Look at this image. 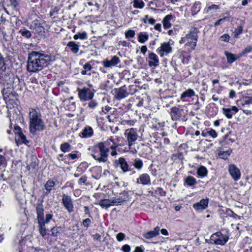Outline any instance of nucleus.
Listing matches in <instances>:
<instances>
[{
    "mask_svg": "<svg viewBox=\"0 0 252 252\" xmlns=\"http://www.w3.org/2000/svg\"><path fill=\"white\" fill-rule=\"evenodd\" d=\"M183 108V106L178 105L170 109V115L173 121H180L185 117L186 113L184 111Z\"/></svg>",
    "mask_w": 252,
    "mask_h": 252,
    "instance_id": "obj_5",
    "label": "nucleus"
},
{
    "mask_svg": "<svg viewBox=\"0 0 252 252\" xmlns=\"http://www.w3.org/2000/svg\"><path fill=\"white\" fill-rule=\"evenodd\" d=\"M92 68V65L89 63H85L83 66V69L87 72L90 71Z\"/></svg>",
    "mask_w": 252,
    "mask_h": 252,
    "instance_id": "obj_61",
    "label": "nucleus"
},
{
    "mask_svg": "<svg viewBox=\"0 0 252 252\" xmlns=\"http://www.w3.org/2000/svg\"><path fill=\"white\" fill-rule=\"evenodd\" d=\"M120 59L116 56H114L110 60H106L104 61L103 65L104 67L111 68L116 65L120 63Z\"/></svg>",
    "mask_w": 252,
    "mask_h": 252,
    "instance_id": "obj_14",
    "label": "nucleus"
},
{
    "mask_svg": "<svg viewBox=\"0 0 252 252\" xmlns=\"http://www.w3.org/2000/svg\"><path fill=\"white\" fill-rule=\"evenodd\" d=\"M185 183L189 187H192L196 184V180L192 176H188L185 179Z\"/></svg>",
    "mask_w": 252,
    "mask_h": 252,
    "instance_id": "obj_28",
    "label": "nucleus"
},
{
    "mask_svg": "<svg viewBox=\"0 0 252 252\" xmlns=\"http://www.w3.org/2000/svg\"><path fill=\"white\" fill-rule=\"evenodd\" d=\"M53 218V215L51 214H48L46 215V218L45 220H44V218L43 217V221L47 224L49 223L50 220L52 219Z\"/></svg>",
    "mask_w": 252,
    "mask_h": 252,
    "instance_id": "obj_53",
    "label": "nucleus"
},
{
    "mask_svg": "<svg viewBox=\"0 0 252 252\" xmlns=\"http://www.w3.org/2000/svg\"><path fill=\"white\" fill-rule=\"evenodd\" d=\"M97 104V103L95 100H92L88 103V106L91 109H94L96 106Z\"/></svg>",
    "mask_w": 252,
    "mask_h": 252,
    "instance_id": "obj_56",
    "label": "nucleus"
},
{
    "mask_svg": "<svg viewBox=\"0 0 252 252\" xmlns=\"http://www.w3.org/2000/svg\"><path fill=\"white\" fill-rule=\"evenodd\" d=\"M198 29L191 27L185 36L182 37L179 41L180 44L185 43V46L188 47V51H192L195 49L198 40Z\"/></svg>",
    "mask_w": 252,
    "mask_h": 252,
    "instance_id": "obj_4",
    "label": "nucleus"
},
{
    "mask_svg": "<svg viewBox=\"0 0 252 252\" xmlns=\"http://www.w3.org/2000/svg\"><path fill=\"white\" fill-rule=\"evenodd\" d=\"M227 213L230 217H231L234 219L240 218L239 217L237 214L234 213L231 210H229L227 211Z\"/></svg>",
    "mask_w": 252,
    "mask_h": 252,
    "instance_id": "obj_57",
    "label": "nucleus"
},
{
    "mask_svg": "<svg viewBox=\"0 0 252 252\" xmlns=\"http://www.w3.org/2000/svg\"><path fill=\"white\" fill-rule=\"evenodd\" d=\"M252 104V96L248 97V98L244 100V104L248 105Z\"/></svg>",
    "mask_w": 252,
    "mask_h": 252,
    "instance_id": "obj_63",
    "label": "nucleus"
},
{
    "mask_svg": "<svg viewBox=\"0 0 252 252\" xmlns=\"http://www.w3.org/2000/svg\"><path fill=\"white\" fill-rule=\"evenodd\" d=\"M94 240L100 242L101 235L99 233H96L93 235Z\"/></svg>",
    "mask_w": 252,
    "mask_h": 252,
    "instance_id": "obj_62",
    "label": "nucleus"
},
{
    "mask_svg": "<svg viewBox=\"0 0 252 252\" xmlns=\"http://www.w3.org/2000/svg\"><path fill=\"white\" fill-rule=\"evenodd\" d=\"M29 118L31 133L34 134L37 131H42L45 129V125L38 110L32 109L29 113Z\"/></svg>",
    "mask_w": 252,
    "mask_h": 252,
    "instance_id": "obj_2",
    "label": "nucleus"
},
{
    "mask_svg": "<svg viewBox=\"0 0 252 252\" xmlns=\"http://www.w3.org/2000/svg\"><path fill=\"white\" fill-rule=\"evenodd\" d=\"M118 161L120 165L121 168L123 170V172L132 171V173H135V171L129 168L128 163L124 158H120Z\"/></svg>",
    "mask_w": 252,
    "mask_h": 252,
    "instance_id": "obj_19",
    "label": "nucleus"
},
{
    "mask_svg": "<svg viewBox=\"0 0 252 252\" xmlns=\"http://www.w3.org/2000/svg\"><path fill=\"white\" fill-rule=\"evenodd\" d=\"M227 60V62L231 63L234 62L237 59L240 58L241 57L238 55H235L228 51H225L224 53Z\"/></svg>",
    "mask_w": 252,
    "mask_h": 252,
    "instance_id": "obj_24",
    "label": "nucleus"
},
{
    "mask_svg": "<svg viewBox=\"0 0 252 252\" xmlns=\"http://www.w3.org/2000/svg\"><path fill=\"white\" fill-rule=\"evenodd\" d=\"M133 165L136 169L140 170L143 167V163L141 159L136 158L134 160Z\"/></svg>",
    "mask_w": 252,
    "mask_h": 252,
    "instance_id": "obj_33",
    "label": "nucleus"
},
{
    "mask_svg": "<svg viewBox=\"0 0 252 252\" xmlns=\"http://www.w3.org/2000/svg\"><path fill=\"white\" fill-rule=\"evenodd\" d=\"M228 240V237L220 232L214 233L210 237L211 243L221 246L224 245Z\"/></svg>",
    "mask_w": 252,
    "mask_h": 252,
    "instance_id": "obj_6",
    "label": "nucleus"
},
{
    "mask_svg": "<svg viewBox=\"0 0 252 252\" xmlns=\"http://www.w3.org/2000/svg\"><path fill=\"white\" fill-rule=\"evenodd\" d=\"M200 10V4L195 2L191 8V13L193 15L197 14Z\"/></svg>",
    "mask_w": 252,
    "mask_h": 252,
    "instance_id": "obj_35",
    "label": "nucleus"
},
{
    "mask_svg": "<svg viewBox=\"0 0 252 252\" xmlns=\"http://www.w3.org/2000/svg\"><path fill=\"white\" fill-rule=\"evenodd\" d=\"M38 223L39 233L42 237H44L47 234V229L45 227L46 223H44L43 220L38 221Z\"/></svg>",
    "mask_w": 252,
    "mask_h": 252,
    "instance_id": "obj_26",
    "label": "nucleus"
},
{
    "mask_svg": "<svg viewBox=\"0 0 252 252\" xmlns=\"http://www.w3.org/2000/svg\"><path fill=\"white\" fill-rule=\"evenodd\" d=\"M137 184L141 183L143 185H148L151 184V179L149 174L143 173L140 175L136 181Z\"/></svg>",
    "mask_w": 252,
    "mask_h": 252,
    "instance_id": "obj_16",
    "label": "nucleus"
},
{
    "mask_svg": "<svg viewBox=\"0 0 252 252\" xmlns=\"http://www.w3.org/2000/svg\"><path fill=\"white\" fill-rule=\"evenodd\" d=\"M125 200H121L119 198H114L112 200H110V203L111 205H121Z\"/></svg>",
    "mask_w": 252,
    "mask_h": 252,
    "instance_id": "obj_44",
    "label": "nucleus"
},
{
    "mask_svg": "<svg viewBox=\"0 0 252 252\" xmlns=\"http://www.w3.org/2000/svg\"><path fill=\"white\" fill-rule=\"evenodd\" d=\"M42 20L36 19L30 24V29L34 30L36 33L40 34L44 32V28L42 26Z\"/></svg>",
    "mask_w": 252,
    "mask_h": 252,
    "instance_id": "obj_9",
    "label": "nucleus"
},
{
    "mask_svg": "<svg viewBox=\"0 0 252 252\" xmlns=\"http://www.w3.org/2000/svg\"><path fill=\"white\" fill-rule=\"evenodd\" d=\"M133 3V7L136 8L142 9L145 5L144 2L142 0H134Z\"/></svg>",
    "mask_w": 252,
    "mask_h": 252,
    "instance_id": "obj_37",
    "label": "nucleus"
},
{
    "mask_svg": "<svg viewBox=\"0 0 252 252\" xmlns=\"http://www.w3.org/2000/svg\"><path fill=\"white\" fill-rule=\"evenodd\" d=\"M230 36L228 34H225L221 36L220 39L221 41L224 42H228L229 40Z\"/></svg>",
    "mask_w": 252,
    "mask_h": 252,
    "instance_id": "obj_59",
    "label": "nucleus"
},
{
    "mask_svg": "<svg viewBox=\"0 0 252 252\" xmlns=\"http://www.w3.org/2000/svg\"><path fill=\"white\" fill-rule=\"evenodd\" d=\"M135 34V32L132 30H129L125 32V36L126 38H133Z\"/></svg>",
    "mask_w": 252,
    "mask_h": 252,
    "instance_id": "obj_48",
    "label": "nucleus"
},
{
    "mask_svg": "<svg viewBox=\"0 0 252 252\" xmlns=\"http://www.w3.org/2000/svg\"><path fill=\"white\" fill-rule=\"evenodd\" d=\"M94 94L92 91L88 88L78 89V96L82 101H87L92 99Z\"/></svg>",
    "mask_w": 252,
    "mask_h": 252,
    "instance_id": "obj_8",
    "label": "nucleus"
},
{
    "mask_svg": "<svg viewBox=\"0 0 252 252\" xmlns=\"http://www.w3.org/2000/svg\"><path fill=\"white\" fill-rule=\"evenodd\" d=\"M222 110L223 114L227 118L231 119L232 118L233 115L238 111V109L237 107L234 106H232L231 108H223Z\"/></svg>",
    "mask_w": 252,
    "mask_h": 252,
    "instance_id": "obj_17",
    "label": "nucleus"
},
{
    "mask_svg": "<svg viewBox=\"0 0 252 252\" xmlns=\"http://www.w3.org/2000/svg\"><path fill=\"white\" fill-rule=\"evenodd\" d=\"M208 199H202L199 202L195 203L193 207L196 210H203L208 207Z\"/></svg>",
    "mask_w": 252,
    "mask_h": 252,
    "instance_id": "obj_18",
    "label": "nucleus"
},
{
    "mask_svg": "<svg viewBox=\"0 0 252 252\" xmlns=\"http://www.w3.org/2000/svg\"><path fill=\"white\" fill-rule=\"evenodd\" d=\"M125 234H124L123 233H122V232L119 233L116 236V238H117V240L119 242H121L122 240H123L125 239Z\"/></svg>",
    "mask_w": 252,
    "mask_h": 252,
    "instance_id": "obj_55",
    "label": "nucleus"
},
{
    "mask_svg": "<svg viewBox=\"0 0 252 252\" xmlns=\"http://www.w3.org/2000/svg\"><path fill=\"white\" fill-rule=\"evenodd\" d=\"M93 134V128L90 126H86L83 128L80 136L82 138H88L92 136Z\"/></svg>",
    "mask_w": 252,
    "mask_h": 252,
    "instance_id": "obj_22",
    "label": "nucleus"
},
{
    "mask_svg": "<svg viewBox=\"0 0 252 252\" xmlns=\"http://www.w3.org/2000/svg\"><path fill=\"white\" fill-rule=\"evenodd\" d=\"M6 69V65L4 61V59L0 53V70L5 71Z\"/></svg>",
    "mask_w": 252,
    "mask_h": 252,
    "instance_id": "obj_46",
    "label": "nucleus"
},
{
    "mask_svg": "<svg viewBox=\"0 0 252 252\" xmlns=\"http://www.w3.org/2000/svg\"><path fill=\"white\" fill-rule=\"evenodd\" d=\"M20 0H9L8 6L11 7L13 9H16L19 6Z\"/></svg>",
    "mask_w": 252,
    "mask_h": 252,
    "instance_id": "obj_42",
    "label": "nucleus"
},
{
    "mask_svg": "<svg viewBox=\"0 0 252 252\" xmlns=\"http://www.w3.org/2000/svg\"><path fill=\"white\" fill-rule=\"evenodd\" d=\"M12 89L10 88H4L1 90V93L2 94L4 99H6L8 98L10 95L11 94Z\"/></svg>",
    "mask_w": 252,
    "mask_h": 252,
    "instance_id": "obj_34",
    "label": "nucleus"
},
{
    "mask_svg": "<svg viewBox=\"0 0 252 252\" xmlns=\"http://www.w3.org/2000/svg\"><path fill=\"white\" fill-rule=\"evenodd\" d=\"M91 222V220L89 218H87V219H86L83 220L82 224L85 227L88 228L89 227V226L90 225Z\"/></svg>",
    "mask_w": 252,
    "mask_h": 252,
    "instance_id": "obj_54",
    "label": "nucleus"
},
{
    "mask_svg": "<svg viewBox=\"0 0 252 252\" xmlns=\"http://www.w3.org/2000/svg\"><path fill=\"white\" fill-rule=\"evenodd\" d=\"M109 201L110 200L108 199L101 200L99 203V204L102 208H108L111 206V204H110Z\"/></svg>",
    "mask_w": 252,
    "mask_h": 252,
    "instance_id": "obj_39",
    "label": "nucleus"
},
{
    "mask_svg": "<svg viewBox=\"0 0 252 252\" xmlns=\"http://www.w3.org/2000/svg\"><path fill=\"white\" fill-rule=\"evenodd\" d=\"M232 152V150L229 149L225 151L220 152L219 153V156L220 158L223 159H226L227 157L230 155Z\"/></svg>",
    "mask_w": 252,
    "mask_h": 252,
    "instance_id": "obj_40",
    "label": "nucleus"
},
{
    "mask_svg": "<svg viewBox=\"0 0 252 252\" xmlns=\"http://www.w3.org/2000/svg\"><path fill=\"white\" fill-rule=\"evenodd\" d=\"M197 173L199 176L204 177L207 175L208 171L206 167L201 166L197 169Z\"/></svg>",
    "mask_w": 252,
    "mask_h": 252,
    "instance_id": "obj_31",
    "label": "nucleus"
},
{
    "mask_svg": "<svg viewBox=\"0 0 252 252\" xmlns=\"http://www.w3.org/2000/svg\"><path fill=\"white\" fill-rule=\"evenodd\" d=\"M51 61V56L43 52L32 51L28 55L27 69L29 72H38L47 67Z\"/></svg>",
    "mask_w": 252,
    "mask_h": 252,
    "instance_id": "obj_1",
    "label": "nucleus"
},
{
    "mask_svg": "<svg viewBox=\"0 0 252 252\" xmlns=\"http://www.w3.org/2000/svg\"><path fill=\"white\" fill-rule=\"evenodd\" d=\"M121 250L124 252H130L131 248L128 245L126 244L122 247Z\"/></svg>",
    "mask_w": 252,
    "mask_h": 252,
    "instance_id": "obj_60",
    "label": "nucleus"
},
{
    "mask_svg": "<svg viewBox=\"0 0 252 252\" xmlns=\"http://www.w3.org/2000/svg\"><path fill=\"white\" fill-rule=\"evenodd\" d=\"M149 39V35L146 32H140L138 34V41L141 43H144Z\"/></svg>",
    "mask_w": 252,
    "mask_h": 252,
    "instance_id": "obj_27",
    "label": "nucleus"
},
{
    "mask_svg": "<svg viewBox=\"0 0 252 252\" xmlns=\"http://www.w3.org/2000/svg\"><path fill=\"white\" fill-rule=\"evenodd\" d=\"M67 46L73 53L76 54L79 51V46L74 41L69 42L67 44Z\"/></svg>",
    "mask_w": 252,
    "mask_h": 252,
    "instance_id": "obj_25",
    "label": "nucleus"
},
{
    "mask_svg": "<svg viewBox=\"0 0 252 252\" xmlns=\"http://www.w3.org/2000/svg\"><path fill=\"white\" fill-rule=\"evenodd\" d=\"M137 90L136 89V86L135 85H130L128 87V89L127 90V92L128 93V96L129 95H133L136 92Z\"/></svg>",
    "mask_w": 252,
    "mask_h": 252,
    "instance_id": "obj_43",
    "label": "nucleus"
},
{
    "mask_svg": "<svg viewBox=\"0 0 252 252\" xmlns=\"http://www.w3.org/2000/svg\"><path fill=\"white\" fill-rule=\"evenodd\" d=\"M52 235L57 236L63 232V228L61 227H54L51 229Z\"/></svg>",
    "mask_w": 252,
    "mask_h": 252,
    "instance_id": "obj_32",
    "label": "nucleus"
},
{
    "mask_svg": "<svg viewBox=\"0 0 252 252\" xmlns=\"http://www.w3.org/2000/svg\"><path fill=\"white\" fill-rule=\"evenodd\" d=\"M148 58L150 60L148 62V64L150 67H156L158 65L159 60L157 55L155 53L150 52Z\"/></svg>",
    "mask_w": 252,
    "mask_h": 252,
    "instance_id": "obj_15",
    "label": "nucleus"
},
{
    "mask_svg": "<svg viewBox=\"0 0 252 252\" xmlns=\"http://www.w3.org/2000/svg\"><path fill=\"white\" fill-rule=\"evenodd\" d=\"M55 186V183L54 182L51 180H48L45 185V188L48 192L49 193Z\"/></svg>",
    "mask_w": 252,
    "mask_h": 252,
    "instance_id": "obj_36",
    "label": "nucleus"
},
{
    "mask_svg": "<svg viewBox=\"0 0 252 252\" xmlns=\"http://www.w3.org/2000/svg\"><path fill=\"white\" fill-rule=\"evenodd\" d=\"M194 95V91L192 89H189L182 94L181 95V99H182L187 97H191Z\"/></svg>",
    "mask_w": 252,
    "mask_h": 252,
    "instance_id": "obj_29",
    "label": "nucleus"
},
{
    "mask_svg": "<svg viewBox=\"0 0 252 252\" xmlns=\"http://www.w3.org/2000/svg\"><path fill=\"white\" fill-rule=\"evenodd\" d=\"M155 192L160 196H165L166 194V191H165L161 188L159 187L157 188L155 190Z\"/></svg>",
    "mask_w": 252,
    "mask_h": 252,
    "instance_id": "obj_49",
    "label": "nucleus"
},
{
    "mask_svg": "<svg viewBox=\"0 0 252 252\" xmlns=\"http://www.w3.org/2000/svg\"><path fill=\"white\" fill-rule=\"evenodd\" d=\"M228 171L234 181H238L240 178L241 172L235 165L233 164L229 165Z\"/></svg>",
    "mask_w": 252,
    "mask_h": 252,
    "instance_id": "obj_13",
    "label": "nucleus"
},
{
    "mask_svg": "<svg viewBox=\"0 0 252 252\" xmlns=\"http://www.w3.org/2000/svg\"><path fill=\"white\" fill-rule=\"evenodd\" d=\"M73 38L75 40H77L79 38L81 39H86L87 38V34L86 32H83L82 33L78 32L74 35Z\"/></svg>",
    "mask_w": 252,
    "mask_h": 252,
    "instance_id": "obj_38",
    "label": "nucleus"
},
{
    "mask_svg": "<svg viewBox=\"0 0 252 252\" xmlns=\"http://www.w3.org/2000/svg\"><path fill=\"white\" fill-rule=\"evenodd\" d=\"M19 33L23 36L27 38H30L32 36L31 32L26 28L21 29L19 31Z\"/></svg>",
    "mask_w": 252,
    "mask_h": 252,
    "instance_id": "obj_30",
    "label": "nucleus"
},
{
    "mask_svg": "<svg viewBox=\"0 0 252 252\" xmlns=\"http://www.w3.org/2000/svg\"><path fill=\"white\" fill-rule=\"evenodd\" d=\"M105 143L99 142L94 146L89 148L92 156L99 162H105L108 160L109 149L105 145Z\"/></svg>",
    "mask_w": 252,
    "mask_h": 252,
    "instance_id": "obj_3",
    "label": "nucleus"
},
{
    "mask_svg": "<svg viewBox=\"0 0 252 252\" xmlns=\"http://www.w3.org/2000/svg\"><path fill=\"white\" fill-rule=\"evenodd\" d=\"M133 252H144V250L141 247H136Z\"/></svg>",
    "mask_w": 252,
    "mask_h": 252,
    "instance_id": "obj_64",
    "label": "nucleus"
},
{
    "mask_svg": "<svg viewBox=\"0 0 252 252\" xmlns=\"http://www.w3.org/2000/svg\"><path fill=\"white\" fill-rule=\"evenodd\" d=\"M114 97L117 100H121L128 96L127 89L125 85L114 90Z\"/></svg>",
    "mask_w": 252,
    "mask_h": 252,
    "instance_id": "obj_12",
    "label": "nucleus"
},
{
    "mask_svg": "<svg viewBox=\"0 0 252 252\" xmlns=\"http://www.w3.org/2000/svg\"><path fill=\"white\" fill-rule=\"evenodd\" d=\"M112 142L113 144L112 145L110 146V149L113 150H115L116 148L118 146V145H116L113 141V139L112 137H111L109 138V139L107 141V142H105V145L107 144V143H109V142Z\"/></svg>",
    "mask_w": 252,
    "mask_h": 252,
    "instance_id": "obj_50",
    "label": "nucleus"
},
{
    "mask_svg": "<svg viewBox=\"0 0 252 252\" xmlns=\"http://www.w3.org/2000/svg\"><path fill=\"white\" fill-rule=\"evenodd\" d=\"M243 30V29L242 26H238L236 29H235L234 32V37L236 38L238 37V36L242 33Z\"/></svg>",
    "mask_w": 252,
    "mask_h": 252,
    "instance_id": "obj_47",
    "label": "nucleus"
},
{
    "mask_svg": "<svg viewBox=\"0 0 252 252\" xmlns=\"http://www.w3.org/2000/svg\"><path fill=\"white\" fill-rule=\"evenodd\" d=\"M87 177L84 175L82 176L78 180V184L79 185L85 184L87 185L88 184L86 183Z\"/></svg>",
    "mask_w": 252,
    "mask_h": 252,
    "instance_id": "obj_51",
    "label": "nucleus"
},
{
    "mask_svg": "<svg viewBox=\"0 0 252 252\" xmlns=\"http://www.w3.org/2000/svg\"><path fill=\"white\" fill-rule=\"evenodd\" d=\"M62 203L69 213H71L74 211L73 202L70 196L65 194H63Z\"/></svg>",
    "mask_w": 252,
    "mask_h": 252,
    "instance_id": "obj_11",
    "label": "nucleus"
},
{
    "mask_svg": "<svg viewBox=\"0 0 252 252\" xmlns=\"http://www.w3.org/2000/svg\"><path fill=\"white\" fill-rule=\"evenodd\" d=\"M125 135L126 136L129 149H131L132 145L138 138L136 129L133 128L128 129L126 131Z\"/></svg>",
    "mask_w": 252,
    "mask_h": 252,
    "instance_id": "obj_7",
    "label": "nucleus"
},
{
    "mask_svg": "<svg viewBox=\"0 0 252 252\" xmlns=\"http://www.w3.org/2000/svg\"><path fill=\"white\" fill-rule=\"evenodd\" d=\"M160 228L158 226L156 227L153 230L148 231L143 234V237L147 239H150L157 236L159 234Z\"/></svg>",
    "mask_w": 252,
    "mask_h": 252,
    "instance_id": "obj_20",
    "label": "nucleus"
},
{
    "mask_svg": "<svg viewBox=\"0 0 252 252\" xmlns=\"http://www.w3.org/2000/svg\"><path fill=\"white\" fill-rule=\"evenodd\" d=\"M207 132H208V135L211 136L213 138H216L218 136V134L216 131L213 129L208 130Z\"/></svg>",
    "mask_w": 252,
    "mask_h": 252,
    "instance_id": "obj_52",
    "label": "nucleus"
},
{
    "mask_svg": "<svg viewBox=\"0 0 252 252\" xmlns=\"http://www.w3.org/2000/svg\"><path fill=\"white\" fill-rule=\"evenodd\" d=\"M70 145L68 143H64L61 145V150L62 152L65 153L69 151Z\"/></svg>",
    "mask_w": 252,
    "mask_h": 252,
    "instance_id": "obj_45",
    "label": "nucleus"
},
{
    "mask_svg": "<svg viewBox=\"0 0 252 252\" xmlns=\"http://www.w3.org/2000/svg\"><path fill=\"white\" fill-rule=\"evenodd\" d=\"M252 51V45H248L241 53H239V56L241 57L244 55L249 53Z\"/></svg>",
    "mask_w": 252,
    "mask_h": 252,
    "instance_id": "obj_41",
    "label": "nucleus"
},
{
    "mask_svg": "<svg viewBox=\"0 0 252 252\" xmlns=\"http://www.w3.org/2000/svg\"><path fill=\"white\" fill-rule=\"evenodd\" d=\"M17 137L16 138V141L20 144H25L27 145L29 143V141L26 139V137L22 131L18 132Z\"/></svg>",
    "mask_w": 252,
    "mask_h": 252,
    "instance_id": "obj_23",
    "label": "nucleus"
},
{
    "mask_svg": "<svg viewBox=\"0 0 252 252\" xmlns=\"http://www.w3.org/2000/svg\"><path fill=\"white\" fill-rule=\"evenodd\" d=\"M172 48L169 42H165L162 43L159 47L157 50V52L161 57L164 55H167L171 52Z\"/></svg>",
    "mask_w": 252,
    "mask_h": 252,
    "instance_id": "obj_10",
    "label": "nucleus"
},
{
    "mask_svg": "<svg viewBox=\"0 0 252 252\" xmlns=\"http://www.w3.org/2000/svg\"><path fill=\"white\" fill-rule=\"evenodd\" d=\"M162 23L164 29H169L171 27V24L169 21L163 19Z\"/></svg>",
    "mask_w": 252,
    "mask_h": 252,
    "instance_id": "obj_58",
    "label": "nucleus"
},
{
    "mask_svg": "<svg viewBox=\"0 0 252 252\" xmlns=\"http://www.w3.org/2000/svg\"><path fill=\"white\" fill-rule=\"evenodd\" d=\"M36 212L37 214V221H42L43 220L44 208L43 205L41 203H39L36 207Z\"/></svg>",
    "mask_w": 252,
    "mask_h": 252,
    "instance_id": "obj_21",
    "label": "nucleus"
}]
</instances>
